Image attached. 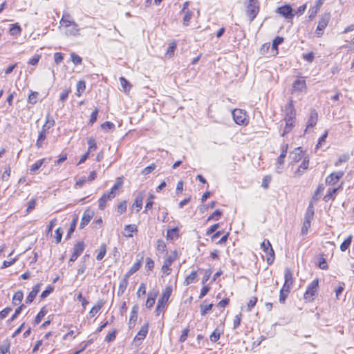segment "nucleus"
Wrapping results in <instances>:
<instances>
[{
    "instance_id": "63",
    "label": "nucleus",
    "mask_w": 354,
    "mask_h": 354,
    "mask_svg": "<svg viewBox=\"0 0 354 354\" xmlns=\"http://www.w3.org/2000/svg\"><path fill=\"white\" fill-rule=\"evenodd\" d=\"M127 210V202L125 201H122L118 205L117 211L119 214H122Z\"/></svg>"
},
{
    "instance_id": "43",
    "label": "nucleus",
    "mask_w": 354,
    "mask_h": 354,
    "mask_svg": "<svg viewBox=\"0 0 354 354\" xmlns=\"http://www.w3.org/2000/svg\"><path fill=\"white\" fill-rule=\"evenodd\" d=\"M106 252V246L105 244H102L100 247L99 252L96 257L97 260H98V261L102 260L104 257Z\"/></svg>"
},
{
    "instance_id": "15",
    "label": "nucleus",
    "mask_w": 354,
    "mask_h": 354,
    "mask_svg": "<svg viewBox=\"0 0 354 354\" xmlns=\"http://www.w3.org/2000/svg\"><path fill=\"white\" fill-rule=\"evenodd\" d=\"M309 165V157L308 156H306L300 165L299 166L298 169L295 172V176H301L305 171L308 168Z\"/></svg>"
},
{
    "instance_id": "36",
    "label": "nucleus",
    "mask_w": 354,
    "mask_h": 354,
    "mask_svg": "<svg viewBox=\"0 0 354 354\" xmlns=\"http://www.w3.org/2000/svg\"><path fill=\"white\" fill-rule=\"evenodd\" d=\"M353 236L350 235L347 239H346L340 245V250L342 252H345L351 245L352 242Z\"/></svg>"
},
{
    "instance_id": "28",
    "label": "nucleus",
    "mask_w": 354,
    "mask_h": 354,
    "mask_svg": "<svg viewBox=\"0 0 354 354\" xmlns=\"http://www.w3.org/2000/svg\"><path fill=\"white\" fill-rule=\"evenodd\" d=\"M22 29L18 24H12L9 29V33L12 36H18L21 33Z\"/></svg>"
},
{
    "instance_id": "61",
    "label": "nucleus",
    "mask_w": 354,
    "mask_h": 354,
    "mask_svg": "<svg viewBox=\"0 0 354 354\" xmlns=\"http://www.w3.org/2000/svg\"><path fill=\"white\" fill-rule=\"evenodd\" d=\"M54 288L53 287L50 286H48L46 290H44L41 295H40V297L41 299H45L46 297H47L53 291Z\"/></svg>"
},
{
    "instance_id": "59",
    "label": "nucleus",
    "mask_w": 354,
    "mask_h": 354,
    "mask_svg": "<svg viewBox=\"0 0 354 354\" xmlns=\"http://www.w3.org/2000/svg\"><path fill=\"white\" fill-rule=\"evenodd\" d=\"M101 128L103 130L109 131L115 128V124L109 121L104 122L101 124Z\"/></svg>"
},
{
    "instance_id": "64",
    "label": "nucleus",
    "mask_w": 354,
    "mask_h": 354,
    "mask_svg": "<svg viewBox=\"0 0 354 354\" xmlns=\"http://www.w3.org/2000/svg\"><path fill=\"white\" fill-rule=\"evenodd\" d=\"M1 354H8L10 353V344L5 343L0 346Z\"/></svg>"
},
{
    "instance_id": "27",
    "label": "nucleus",
    "mask_w": 354,
    "mask_h": 354,
    "mask_svg": "<svg viewBox=\"0 0 354 354\" xmlns=\"http://www.w3.org/2000/svg\"><path fill=\"white\" fill-rule=\"evenodd\" d=\"M284 279H285V281H284L285 283L288 284L290 286H292L293 281H294V279L292 277V271L288 268H286L285 269Z\"/></svg>"
},
{
    "instance_id": "8",
    "label": "nucleus",
    "mask_w": 354,
    "mask_h": 354,
    "mask_svg": "<svg viewBox=\"0 0 354 354\" xmlns=\"http://www.w3.org/2000/svg\"><path fill=\"white\" fill-rule=\"evenodd\" d=\"M84 247L85 245L83 241L78 242L74 245L73 252L69 259V264L71 262H74L78 258V257L83 252Z\"/></svg>"
},
{
    "instance_id": "53",
    "label": "nucleus",
    "mask_w": 354,
    "mask_h": 354,
    "mask_svg": "<svg viewBox=\"0 0 354 354\" xmlns=\"http://www.w3.org/2000/svg\"><path fill=\"white\" fill-rule=\"evenodd\" d=\"M119 80L122 87L124 91L129 90L131 88V85L126 78L124 77H120Z\"/></svg>"
},
{
    "instance_id": "22",
    "label": "nucleus",
    "mask_w": 354,
    "mask_h": 354,
    "mask_svg": "<svg viewBox=\"0 0 354 354\" xmlns=\"http://www.w3.org/2000/svg\"><path fill=\"white\" fill-rule=\"evenodd\" d=\"M144 197V193L140 192L136 196L134 200L133 207L137 208V212H138L142 209Z\"/></svg>"
},
{
    "instance_id": "6",
    "label": "nucleus",
    "mask_w": 354,
    "mask_h": 354,
    "mask_svg": "<svg viewBox=\"0 0 354 354\" xmlns=\"http://www.w3.org/2000/svg\"><path fill=\"white\" fill-rule=\"evenodd\" d=\"M234 122L239 125H247L248 120L247 119L246 112L239 109H235L232 113Z\"/></svg>"
},
{
    "instance_id": "45",
    "label": "nucleus",
    "mask_w": 354,
    "mask_h": 354,
    "mask_svg": "<svg viewBox=\"0 0 354 354\" xmlns=\"http://www.w3.org/2000/svg\"><path fill=\"white\" fill-rule=\"evenodd\" d=\"M222 215V212L220 209H216L207 219V221L211 220L218 221Z\"/></svg>"
},
{
    "instance_id": "14",
    "label": "nucleus",
    "mask_w": 354,
    "mask_h": 354,
    "mask_svg": "<svg viewBox=\"0 0 354 354\" xmlns=\"http://www.w3.org/2000/svg\"><path fill=\"white\" fill-rule=\"evenodd\" d=\"M277 12L286 19H290L293 17L292 9L288 5L279 7Z\"/></svg>"
},
{
    "instance_id": "19",
    "label": "nucleus",
    "mask_w": 354,
    "mask_h": 354,
    "mask_svg": "<svg viewBox=\"0 0 354 354\" xmlns=\"http://www.w3.org/2000/svg\"><path fill=\"white\" fill-rule=\"evenodd\" d=\"M40 290V283L36 284L33 288L32 290L30 292L29 295H28L26 303L27 304H31L34 299H35L37 295Z\"/></svg>"
},
{
    "instance_id": "50",
    "label": "nucleus",
    "mask_w": 354,
    "mask_h": 354,
    "mask_svg": "<svg viewBox=\"0 0 354 354\" xmlns=\"http://www.w3.org/2000/svg\"><path fill=\"white\" fill-rule=\"evenodd\" d=\"M55 120L50 116L49 114L46 115V122L44 124V127H46V129H50V127H53L55 125Z\"/></svg>"
},
{
    "instance_id": "52",
    "label": "nucleus",
    "mask_w": 354,
    "mask_h": 354,
    "mask_svg": "<svg viewBox=\"0 0 354 354\" xmlns=\"http://www.w3.org/2000/svg\"><path fill=\"white\" fill-rule=\"evenodd\" d=\"M324 190V185L323 184H319L315 190L314 195L313 196V199L315 201L319 200V194Z\"/></svg>"
},
{
    "instance_id": "21",
    "label": "nucleus",
    "mask_w": 354,
    "mask_h": 354,
    "mask_svg": "<svg viewBox=\"0 0 354 354\" xmlns=\"http://www.w3.org/2000/svg\"><path fill=\"white\" fill-rule=\"evenodd\" d=\"M314 207L312 203H310L306 209L304 221H307L311 223L312 220L314 217Z\"/></svg>"
},
{
    "instance_id": "1",
    "label": "nucleus",
    "mask_w": 354,
    "mask_h": 354,
    "mask_svg": "<svg viewBox=\"0 0 354 354\" xmlns=\"http://www.w3.org/2000/svg\"><path fill=\"white\" fill-rule=\"evenodd\" d=\"M172 293V288L171 286H167L164 291L162 292V295L161 297L158 301V304L156 309V315L158 316L160 313L163 311L165 309V306L168 302V300Z\"/></svg>"
},
{
    "instance_id": "17",
    "label": "nucleus",
    "mask_w": 354,
    "mask_h": 354,
    "mask_svg": "<svg viewBox=\"0 0 354 354\" xmlns=\"http://www.w3.org/2000/svg\"><path fill=\"white\" fill-rule=\"evenodd\" d=\"M318 120V113L315 109H311L310 112V116L307 121V127L306 129L310 127H314ZM307 129H306V131Z\"/></svg>"
},
{
    "instance_id": "26",
    "label": "nucleus",
    "mask_w": 354,
    "mask_h": 354,
    "mask_svg": "<svg viewBox=\"0 0 354 354\" xmlns=\"http://www.w3.org/2000/svg\"><path fill=\"white\" fill-rule=\"evenodd\" d=\"M341 186L337 188L329 189L326 193V194L324 197V201L325 202H328L330 199H334L335 196L336 195L337 191L341 189Z\"/></svg>"
},
{
    "instance_id": "2",
    "label": "nucleus",
    "mask_w": 354,
    "mask_h": 354,
    "mask_svg": "<svg viewBox=\"0 0 354 354\" xmlns=\"http://www.w3.org/2000/svg\"><path fill=\"white\" fill-rule=\"evenodd\" d=\"M319 287V279H315L311 281L307 287L304 298L306 301H312L317 294Z\"/></svg>"
},
{
    "instance_id": "7",
    "label": "nucleus",
    "mask_w": 354,
    "mask_h": 354,
    "mask_svg": "<svg viewBox=\"0 0 354 354\" xmlns=\"http://www.w3.org/2000/svg\"><path fill=\"white\" fill-rule=\"evenodd\" d=\"M329 19H330L329 14H324V15H322L320 17L319 23H318V26L315 30V33L317 35V37H321L323 35V31L327 26Z\"/></svg>"
},
{
    "instance_id": "60",
    "label": "nucleus",
    "mask_w": 354,
    "mask_h": 354,
    "mask_svg": "<svg viewBox=\"0 0 354 354\" xmlns=\"http://www.w3.org/2000/svg\"><path fill=\"white\" fill-rule=\"evenodd\" d=\"M221 333L217 329H215L209 337L210 341L212 342H216L219 339Z\"/></svg>"
},
{
    "instance_id": "37",
    "label": "nucleus",
    "mask_w": 354,
    "mask_h": 354,
    "mask_svg": "<svg viewBox=\"0 0 354 354\" xmlns=\"http://www.w3.org/2000/svg\"><path fill=\"white\" fill-rule=\"evenodd\" d=\"M45 159H40L37 160L34 164H32L30 168V171L32 173H35L43 165Z\"/></svg>"
},
{
    "instance_id": "9",
    "label": "nucleus",
    "mask_w": 354,
    "mask_h": 354,
    "mask_svg": "<svg viewBox=\"0 0 354 354\" xmlns=\"http://www.w3.org/2000/svg\"><path fill=\"white\" fill-rule=\"evenodd\" d=\"M94 214L95 213L93 210L90 208L86 209L83 213L82 218L80 224V228L83 229L86 225H87L93 218Z\"/></svg>"
},
{
    "instance_id": "13",
    "label": "nucleus",
    "mask_w": 354,
    "mask_h": 354,
    "mask_svg": "<svg viewBox=\"0 0 354 354\" xmlns=\"http://www.w3.org/2000/svg\"><path fill=\"white\" fill-rule=\"evenodd\" d=\"M305 156H306L304 151L301 150V147L295 148L290 153V158L292 160V162H297L300 160H303Z\"/></svg>"
},
{
    "instance_id": "24",
    "label": "nucleus",
    "mask_w": 354,
    "mask_h": 354,
    "mask_svg": "<svg viewBox=\"0 0 354 354\" xmlns=\"http://www.w3.org/2000/svg\"><path fill=\"white\" fill-rule=\"evenodd\" d=\"M74 22L75 21L71 19V15L68 13L64 14L60 20L61 25L66 28H69Z\"/></svg>"
},
{
    "instance_id": "35",
    "label": "nucleus",
    "mask_w": 354,
    "mask_h": 354,
    "mask_svg": "<svg viewBox=\"0 0 354 354\" xmlns=\"http://www.w3.org/2000/svg\"><path fill=\"white\" fill-rule=\"evenodd\" d=\"M128 286V280L126 279H122L120 281L118 295H121L125 291Z\"/></svg>"
},
{
    "instance_id": "56",
    "label": "nucleus",
    "mask_w": 354,
    "mask_h": 354,
    "mask_svg": "<svg viewBox=\"0 0 354 354\" xmlns=\"http://www.w3.org/2000/svg\"><path fill=\"white\" fill-rule=\"evenodd\" d=\"M37 96H38L37 92L32 91L28 96V102L32 104H36L37 102Z\"/></svg>"
},
{
    "instance_id": "30",
    "label": "nucleus",
    "mask_w": 354,
    "mask_h": 354,
    "mask_svg": "<svg viewBox=\"0 0 354 354\" xmlns=\"http://www.w3.org/2000/svg\"><path fill=\"white\" fill-rule=\"evenodd\" d=\"M69 28L66 32L67 35L73 36L80 35V28L77 23L74 22Z\"/></svg>"
},
{
    "instance_id": "51",
    "label": "nucleus",
    "mask_w": 354,
    "mask_h": 354,
    "mask_svg": "<svg viewBox=\"0 0 354 354\" xmlns=\"http://www.w3.org/2000/svg\"><path fill=\"white\" fill-rule=\"evenodd\" d=\"M212 306H213V304H209V305L201 304L200 306L201 315L202 316L205 315L209 310H212Z\"/></svg>"
},
{
    "instance_id": "31",
    "label": "nucleus",
    "mask_w": 354,
    "mask_h": 354,
    "mask_svg": "<svg viewBox=\"0 0 354 354\" xmlns=\"http://www.w3.org/2000/svg\"><path fill=\"white\" fill-rule=\"evenodd\" d=\"M24 298V293L22 291L19 290L16 292L12 297V304L14 305H18L19 304Z\"/></svg>"
},
{
    "instance_id": "41",
    "label": "nucleus",
    "mask_w": 354,
    "mask_h": 354,
    "mask_svg": "<svg viewBox=\"0 0 354 354\" xmlns=\"http://www.w3.org/2000/svg\"><path fill=\"white\" fill-rule=\"evenodd\" d=\"M285 122H286V126L284 127V129L281 134V136H284L286 134H287L288 133L291 131V130L292 129V128L294 127L295 121L285 120Z\"/></svg>"
},
{
    "instance_id": "39",
    "label": "nucleus",
    "mask_w": 354,
    "mask_h": 354,
    "mask_svg": "<svg viewBox=\"0 0 354 354\" xmlns=\"http://www.w3.org/2000/svg\"><path fill=\"white\" fill-rule=\"evenodd\" d=\"M176 48V44L175 42H172L169 44V46L166 52L165 56L171 58L174 55V52Z\"/></svg>"
},
{
    "instance_id": "23",
    "label": "nucleus",
    "mask_w": 354,
    "mask_h": 354,
    "mask_svg": "<svg viewBox=\"0 0 354 354\" xmlns=\"http://www.w3.org/2000/svg\"><path fill=\"white\" fill-rule=\"evenodd\" d=\"M180 14H183V24L185 26H188L190 23V20L193 17L194 12L192 10H186L185 12H180Z\"/></svg>"
},
{
    "instance_id": "54",
    "label": "nucleus",
    "mask_w": 354,
    "mask_h": 354,
    "mask_svg": "<svg viewBox=\"0 0 354 354\" xmlns=\"http://www.w3.org/2000/svg\"><path fill=\"white\" fill-rule=\"evenodd\" d=\"M284 39L281 37L277 36L272 41V47L273 49L277 50L278 46L283 42Z\"/></svg>"
},
{
    "instance_id": "46",
    "label": "nucleus",
    "mask_w": 354,
    "mask_h": 354,
    "mask_svg": "<svg viewBox=\"0 0 354 354\" xmlns=\"http://www.w3.org/2000/svg\"><path fill=\"white\" fill-rule=\"evenodd\" d=\"M122 181L118 178L117 182L115 183V185L111 187L110 193H112L113 197L115 198L117 194V191L119 189V188L122 186Z\"/></svg>"
},
{
    "instance_id": "4",
    "label": "nucleus",
    "mask_w": 354,
    "mask_h": 354,
    "mask_svg": "<svg viewBox=\"0 0 354 354\" xmlns=\"http://www.w3.org/2000/svg\"><path fill=\"white\" fill-rule=\"evenodd\" d=\"M261 248L266 254V261L268 265H271L274 260V252L271 243L267 239H265L261 244Z\"/></svg>"
},
{
    "instance_id": "20",
    "label": "nucleus",
    "mask_w": 354,
    "mask_h": 354,
    "mask_svg": "<svg viewBox=\"0 0 354 354\" xmlns=\"http://www.w3.org/2000/svg\"><path fill=\"white\" fill-rule=\"evenodd\" d=\"M48 130V129H46V127H44L43 125L41 131L39 133L38 139L36 142V146L37 148H41L43 145V142L45 140L46 138V131Z\"/></svg>"
},
{
    "instance_id": "44",
    "label": "nucleus",
    "mask_w": 354,
    "mask_h": 354,
    "mask_svg": "<svg viewBox=\"0 0 354 354\" xmlns=\"http://www.w3.org/2000/svg\"><path fill=\"white\" fill-rule=\"evenodd\" d=\"M197 276L196 271H192L185 279L184 284L187 286L192 283Z\"/></svg>"
},
{
    "instance_id": "48",
    "label": "nucleus",
    "mask_w": 354,
    "mask_h": 354,
    "mask_svg": "<svg viewBox=\"0 0 354 354\" xmlns=\"http://www.w3.org/2000/svg\"><path fill=\"white\" fill-rule=\"evenodd\" d=\"M86 89V83L84 80H80L77 84V96H80L81 93H83Z\"/></svg>"
},
{
    "instance_id": "33",
    "label": "nucleus",
    "mask_w": 354,
    "mask_h": 354,
    "mask_svg": "<svg viewBox=\"0 0 354 354\" xmlns=\"http://www.w3.org/2000/svg\"><path fill=\"white\" fill-rule=\"evenodd\" d=\"M102 306L103 302L101 301H98L97 304L94 306L89 311L88 315L90 317H93L100 311Z\"/></svg>"
},
{
    "instance_id": "58",
    "label": "nucleus",
    "mask_w": 354,
    "mask_h": 354,
    "mask_svg": "<svg viewBox=\"0 0 354 354\" xmlns=\"http://www.w3.org/2000/svg\"><path fill=\"white\" fill-rule=\"evenodd\" d=\"M25 308L24 304L20 305L15 311V313L12 315V317L10 319V322L14 321L17 316L21 313V310Z\"/></svg>"
},
{
    "instance_id": "42",
    "label": "nucleus",
    "mask_w": 354,
    "mask_h": 354,
    "mask_svg": "<svg viewBox=\"0 0 354 354\" xmlns=\"http://www.w3.org/2000/svg\"><path fill=\"white\" fill-rule=\"evenodd\" d=\"M47 313V311L45 309V308H42L40 311L37 313L35 319V324H39L41 319L44 318V317L46 315V314Z\"/></svg>"
},
{
    "instance_id": "47",
    "label": "nucleus",
    "mask_w": 354,
    "mask_h": 354,
    "mask_svg": "<svg viewBox=\"0 0 354 354\" xmlns=\"http://www.w3.org/2000/svg\"><path fill=\"white\" fill-rule=\"evenodd\" d=\"M167 238L174 239L178 236V227H174L167 230Z\"/></svg>"
},
{
    "instance_id": "29",
    "label": "nucleus",
    "mask_w": 354,
    "mask_h": 354,
    "mask_svg": "<svg viewBox=\"0 0 354 354\" xmlns=\"http://www.w3.org/2000/svg\"><path fill=\"white\" fill-rule=\"evenodd\" d=\"M288 144H285L283 145L282 147H281V154L280 156H279L278 159H277V163L280 165H283V162H284V158H286V153H287V150H288Z\"/></svg>"
},
{
    "instance_id": "55",
    "label": "nucleus",
    "mask_w": 354,
    "mask_h": 354,
    "mask_svg": "<svg viewBox=\"0 0 354 354\" xmlns=\"http://www.w3.org/2000/svg\"><path fill=\"white\" fill-rule=\"evenodd\" d=\"M71 61L75 65L80 64L82 62V59L81 57L75 54V53H72L71 54Z\"/></svg>"
},
{
    "instance_id": "12",
    "label": "nucleus",
    "mask_w": 354,
    "mask_h": 354,
    "mask_svg": "<svg viewBox=\"0 0 354 354\" xmlns=\"http://www.w3.org/2000/svg\"><path fill=\"white\" fill-rule=\"evenodd\" d=\"M176 259V256H169L167 257L165 261H164V263L162 266V272L166 274V275H169L170 274L171 272V269L170 268V266H171V264L173 263V262L175 261Z\"/></svg>"
},
{
    "instance_id": "18",
    "label": "nucleus",
    "mask_w": 354,
    "mask_h": 354,
    "mask_svg": "<svg viewBox=\"0 0 354 354\" xmlns=\"http://www.w3.org/2000/svg\"><path fill=\"white\" fill-rule=\"evenodd\" d=\"M148 329H149V324L146 323L139 330L137 335L134 337V341H142L147 336L148 333Z\"/></svg>"
},
{
    "instance_id": "11",
    "label": "nucleus",
    "mask_w": 354,
    "mask_h": 354,
    "mask_svg": "<svg viewBox=\"0 0 354 354\" xmlns=\"http://www.w3.org/2000/svg\"><path fill=\"white\" fill-rule=\"evenodd\" d=\"M306 89V83L304 79H297L292 84V93L303 92Z\"/></svg>"
},
{
    "instance_id": "3",
    "label": "nucleus",
    "mask_w": 354,
    "mask_h": 354,
    "mask_svg": "<svg viewBox=\"0 0 354 354\" xmlns=\"http://www.w3.org/2000/svg\"><path fill=\"white\" fill-rule=\"evenodd\" d=\"M259 12V5L258 0H248V4L246 8V14L249 17L250 21H252Z\"/></svg>"
},
{
    "instance_id": "25",
    "label": "nucleus",
    "mask_w": 354,
    "mask_h": 354,
    "mask_svg": "<svg viewBox=\"0 0 354 354\" xmlns=\"http://www.w3.org/2000/svg\"><path fill=\"white\" fill-rule=\"evenodd\" d=\"M77 221H78V216L75 215L73 219L72 220V221L70 223V227H69L68 233L66 234V239H68L71 238V234L74 232V231L75 230Z\"/></svg>"
},
{
    "instance_id": "62",
    "label": "nucleus",
    "mask_w": 354,
    "mask_h": 354,
    "mask_svg": "<svg viewBox=\"0 0 354 354\" xmlns=\"http://www.w3.org/2000/svg\"><path fill=\"white\" fill-rule=\"evenodd\" d=\"M36 203H37V201L35 198H32L28 202V206H27V209H26L27 213H29L30 212H31L32 209H35Z\"/></svg>"
},
{
    "instance_id": "16",
    "label": "nucleus",
    "mask_w": 354,
    "mask_h": 354,
    "mask_svg": "<svg viewBox=\"0 0 354 354\" xmlns=\"http://www.w3.org/2000/svg\"><path fill=\"white\" fill-rule=\"evenodd\" d=\"M113 198H114V197L112 193H110L109 192H104L103 195L101 196V198L99 199V208L101 210H103L106 205V202Z\"/></svg>"
},
{
    "instance_id": "32",
    "label": "nucleus",
    "mask_w": 354,
    "mask_h": 354,
    "mask_svg": "<svg viewBox=\"0 0 354 354\" xmlns=\"http://www.w3.org/2000/svg\"><path fill=\"white\" fill-rule=\"evenodd\" d=\"M124 231L127 232V234H124V235L127 237H132V233L137 231V227L136 225H127L124 227Z\"/></svg>"
},
{
    "instance_id": "38",
    "label": "nucleus",
    "mask_w": 354,
    "mask_h": 354,
    "mask_svg": "<svg viewBox=\"0 0 354 354\" xmlns=\"http://www.w3.org/2000/svg\"><path fill=\"white\" fill-rule=\"evenodd\" d=\"M138 306H134L132 308L131 312V315H130V318H129L130 324L135 323L136 322L137 317H138Z\"/></svg>"
},
{
    "instance_id": "40",
    "label": "nucleus",
    "mask_w": 354,
    "mask_h": 354,
    "mask_svg": "<svg viewBox=\"0 0 354 354\" xmlns=\"http://www.w3.org/2000/svg\"><path fill=\"white\" fill-rule=\"evenodd\" d=\"M156 249L158 250V252L160 253H165L167 250V246H166V244L165 243V241L162 239H158L157 241V245H156Z\"/></svg>"
},
{
    "instance_id": "57",
    "label": "nucleus",
    "mask_w": 354,
    "mask_h": 354,
    "mask_svg": "<svg viewBox=\"0 0 354 354\" xmlns=\"http://www.w3.org/2000/svg\"><path fill=\"white\" fill-rule=\"evenodd\" d=\"M156 167V165L154 163L151 164L150 165L146 167L142 171V174L143 175H148L151 172H152Z\"/></svg>"
},
{
    "instance_id": "10",
    "label": "nucleus",
    "mask_w": 354,
    "mask_h": 354,
    "mask_svg": "<svg viewBox=\"0 0 354 354\" xmlns=\"http://www.w3.org/2000/svg\"><path fill=\"white\" fill-rule=\"evenodd\" d=\"M344 174V172L342 171L330 174L326 178V184L329 185H335L343 177Z\"/></svg>"
},
{
    "instance_id": "49",
    "label": "nucleus",
    "mask_w": 354,
    "mask_h": 354,
    "mask_svg": "<svg viewBox=\"0 0 354 354\" xmlns=\"http://www.w3.org/2000/svg\"><path fill=\"white\" fill-rule=\"evenodd\" d=\"M87 143L88 145V149L87 151H91L92 150H95L97 149V144L95 140L93 137H90L88 138Z\"/></svg>"
},
{
    "instance_id": "5",
    "label": "nucleus",
    "mask_w": 354,
    "mask_h": 354,
    "mask_svg": "<svg viewBox=\"0 0 354 354\" xmlns=\"http://www.w3.org/2000/svg\"><path fill=\"white\" fill-rule=\"evenodd\" d=\"M285 120L295 121L296 110L294 107L293 100L290 97L288 103L284 106Z\"/></svg>"
},
{
    "instance_id": "34",
    "label": "nucleus",
    "mask_w": 354,
    "mask_h": 354,
    "mask_svg": "<svg viewBox=\"0 0 354 354\" xmlns=\"http://www.w3.org/2000/svg\"><path fill=\"white\" fill-rule=\"evenodd\" d=\"M156 295V293H149L148 295V297L145 304L147 308H151L153 306V304H155Z\"/></svg>"
}]
</instances>
